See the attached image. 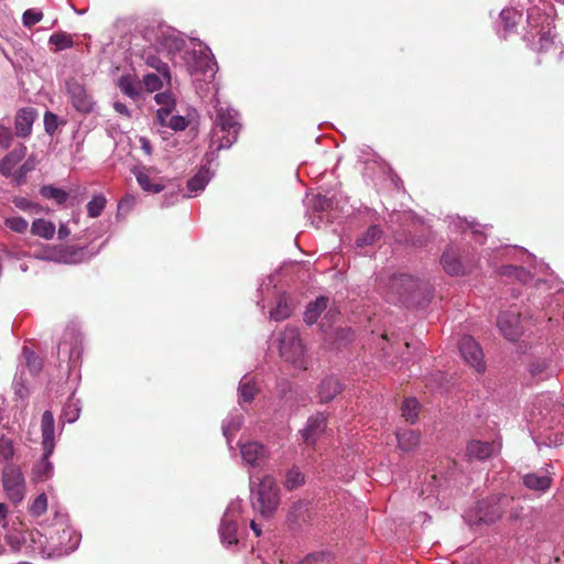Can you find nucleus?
Segmentation results:
<instances>
[{
  "mask_svg": "<svg viewBox=\"0 0 564 564\" xmlns=\"http://www.w3.org/2000/svg\"><path fill=\"white\" fill-rule=\"evenodd\" d=\"M42 18L43 14L41 11L29 9L23 13L22 20L25 26L31 28L35 25L37 22H40Z\"/></svg>",
  "mask_w": 564,
  "mask_h": 564,
  "instance_id": "nucleus-52",
  "label": "nucleus"
},
{
  "mask_svg": "<svg viewBox=\"0 0 564 564\" xmlns=\"http://www.w3.org/2000/svg\"><path fill=\"white\" fill-rule=\"evenodd\" d=\"M4 225L18 234H24L29 228V223L20 216L6 218Z\"/></svg>",
  "mask_w": 564,
  "mask_h": 564,
  "instance_id": "nucleus-44",
  "label": "nucleus"
},
{
  "mask_svg": "<svg viewBox=\"0 0 564 564\" xmlns=\"http://www.w3.org/2000/svg\"><path fill=\"white\" fill-rule=\"evenodd\" d=\"M512 270L514 272V278L522 283H527L532 279L531 273L522 267H518L517 269Z\"/></svg>",
  "mask_w": 564,
  "mask_h": 564,
  "instance_id": "nucleus-55",
  "label": "nucleus"
},
{
  "mask_svg": "<svg viewBox=\"0 0 564 564\" xmlns=\"http://www.w3.org/2000/svg\"><path fill=\"white\" fill-rule=\"evenodd\" d=\"M66 89L73 107L83 113H88L94 110L95 101L93 97L87 93L84 85L75 79H68L66 82Z\"/></svg>",
  "mask_w": 564,
  "mask_h": 564,
  "instance_id": "nucleus-11",
  "label": "nucleus"
},
{
  "mask_svg": "<svg viewBox=\"0 0 564 564\" xmlns=\"http://www.w3.org/2000/svg\"><path fill=\"white\" fill-rule=\"evenodd\" d=\"M280 354L296 368L306 369L305 348L297 328L288 326L280 336Z\"/></svg>",
  "mask_w": 564,
  "mask_h": 564,
  "instance_id": "nucleus-7",
  "label": "nucleus"
},
{
  "mask_svg": "<svg viewBox=\"0 0 564 564\" xmlns=\"http://www.w3.org/2000/svg\"><path fill=\"white\" fill-rule=\"evenodd\" d=\"M330 556L328 553L319 552L310 554L304 561L300 564H329Z\"/></svg>",
  "mask_w": 564,
  "mask_h": 564,
  "instance_id": "nucleus-53",
  "label": "nucleus"
},
{
  "mask_svg": "<svg viewBox=\"0 0 564 564\" xmlns=\"http://www.w3.org/2000/svg\"><path fill=\"white\" fill-rule=\"evenodd\" d=\"M549 401H552V398L549 394H542L536 399L534 406L541 409L543 405H546Z\"/></svg>",
  "mask_w": 564,
  "mask_h": 564,
  "instance_id": "nucleus-62",
  "label": "nucleus"
},
{
  "mask_svg": "<svg viewBox=\"0 0 564 564\" xmlns=\"http://www.w3.org/2000/svg\"><path fill=\"white\" fill-rule=\"evenodd\" d=\"M326 429V415L318 412L307 419L305 427L301 431L306 445L313 446Z\"/></svg>",
  "mask_w": 564,
  "mask_h": 564,
  "instance_id": "nucleus-14",
  "label": "nucleus"
},
{
  "mask_svg": "<svg viewBox=\"0 0 564 564\" xmlns=\"http://www.w3.org/2000/svg\"><path fill=\"white\" fill-rule=\"evenodd\" d=\"M48 43L55 45L58 51L69 48L74 45L72 36L64 32L52 34L50 36Z\"/></svg>",
  "mask_w": 564,
  "mask_h": 564,
  "instance_id": "nucleus-41",
  "label": "nucleus"
},
{
  "mask_svg": "<svg viewBox=\"0 0 564 564\" xmlns=\"http://www.w3.org/2000/svg\"><path fill=\"white\" fill-rule=\"evenodd\" d=\"M163 45L170 53L181 52L185 46V40L178 35L171 34L164 36Z\"/></svg>",
  "mask_w": 564,
  "mask_h": 564,
  "instance_id": "nucleus-42",
  "label": "nucleus"
},
{
  "mask_svg": "<svg viewBox=\"0 0 564 564\" xmlns=\"http://www.w3.org/2000/svg\"><path fill=\"white\" fill-rule=\"evenodd\" d=\"M37 117V111L32 107L20 109L14 119L15 133L20 138H26L32 133V126Z\"/></svg>",
  "mask_w": 564,
  "mask_h": 564,
  "instance_id": "nucleus-16",
  "label": "nucleus"
},
{
  "mask_svg": "<svg viewBox=\"0 0 564 564\" xmlns=\"http://www.w3.org/2000/svg\"><path fill=\"white\" fill-rule=\"evenodd\" d=\"M13 203L15 207L22 210H32L37 207L35 204L23 197L14 198Z\"/></svg>",
  "mask_w": 564,
  "mask_h": 564,
  "instance_id": "nucleus-56",
  "label": "nucleus"
},
{
  "mask_svg": "<svg viewBox=\"0 0 564 564\" xmlns=\"http://www.w3.org/2000/svg\"><path fill=\"white\" fill-rule=\"evenodd\" d=\"M13 142V133L10 127L0 122V150H7Z\"/></svg>",
  "mask_w": 564,
  "mask_h": 564,
  "instance_id": "nucleus-49",
  "label": "nucleus"
},
{
  "mask_svg": "<svg viewBox=\"0 0 564 564\" xmlns=\"http://www.w3.org/2000/svg\"><path fill=\"white\" fill-rule=\"evenodd\" d=\"M147 64L149 66L155 68L170 85L171 75H170V69H169V66L166 63H163L156 56L151 55V56H148Z\"/></svg>",
  "mask_w": 564,
  "mask_h": 564,
  "instance_id": "nucleus-43",
  "label": "nucleus"
},
{
  "mask_svg": "<svg viewBox=\"0 0 564 564\" xmlns=\"http://www.w3.org/2000/svg\"><path fill=\"white\" fill-rule=\"evenodd\" d=\"M243 423V416L241 413L235 412L231 413L224 422H223V434L227 438V442H230L231 435L237 432Z\"/></svg>",
  "mask_w": 564,
  "mask_h": 564,
  "instance_id": "nucleus-32",
  "label": "nucleus"
},
{
  "mask_svg": "<svg viewBox=\"0 0 564 564\" xmlns=\"http://www.w3.org/2000/svg\"><path fill=\"white\" fill-rule=\"evenodd\" d=\"M517 268H518L517 265H505L501 268V274L514 276V272L512 269H517Z\"/></svg>",
  "mask_w": 564,
  "mask_h": 564,
  "instance_id": "nucleus-64",
  "label": "nucleus"
},
{
  "mask_svg": "<svg viewBox=\"0 0 564 564\" xmlns=\"http://www.w3.org/2000/svg\"><path fill=\"white\" fill-rule=\"evenodd\" d=\"M251 482V491L254 494L256 501L252 502L253 509L260 512L262 517L272 516L280 505V488L271 475L263 476L257 487Z\"/></svg>",
  "mask_w": 564,
  "mask_h": 564,
  "instance_id": "nucleus-5",
  "label": "nucleus"
},
{
  "mask_svg": "<svg viewBox=\"0 0 564 564\" xmlns=\"http://www.w3.org/2000/svg\"><path fill=\"white\" fill-rule=\"evenodd\" d=\"M240 128L238 112L217 102L210 131V150L206 153L208 163L216 158L219 150L229 149L237 141Z\"/></svg>",
  "mask_w": 564,
  "mask_h": 564,
  "instance_id": "nucleus-1",
  "label": "nucleus"
},
{
  "mask_svg": "<svg viewBox=\"0 0 564 564\" xmlns=\"http://www.w3.org/2000/svg\"><path fill=\"white\" fill-rule=\"evenodd\" d=\"M107 199L102 194L95 195L87 204V213L91 218H97L101 215L106 207Z\"/></svg>",
  "mask_w": 564,
  "mask_h": 564,
  "instance_id": "nucleus-39",
  "label": "nucleus"
},
{
  "mask_svg": "<svg viewBox=\"0 0 564 564\" xmlns=\"http://www.w3.org/2000/svg\"><path fill=\"white\" fill-rule=\"evenodd\" d=\"M511 502L512 498L507 495H492L481 500L476 508L475 519L469 520L470 525L495 523Z\"/></svg>",
  "mask_w": 564,
  "mask_h": 564,
  "instance_id": "nucleus-8",
  "label": "nucleus"
},
{
  "mask_svg": "<svg viewBox=\"0 0 564 564\" xmlns=\"http://www.w3.org/2000/svg\"><path fill=\"white\" fill-rule=\"evenodd\" d=\"M166 127L171 128L174 131H183L187 128L188 121L183 116H169V118L165 120Z\"/></svg>",
  "mask_w": 564,
  "mask_h": 564,
  "instance_id": "nucleus-48",
  "label": "nucleus"
},
{
  "mask_svg": "<svg viewBox=\"0 0 564 564\" xmlns=\"http://www.w3.org/2000/svg\"><path fill=\"white\" fill-rule=\"evenodd\" d=\"M131 171L143 191L160 193L164 189V185L158 178L151 177L144 166H134Z\"/></svg>",
  "mask_w": 564,
  "mask_h": 564,
  "instance_id": "nucleus-18",
  "label": "nucleus"
},
{
  "mask_svg": "<svg viewBox=\"0 0 564 564\" xmlns=\"http://www.w3.org/2000/svg\"><path fill=\"white\" fill-rule=\"evenodd\" d=\"M23 356L25 358L26 367L29 368L30 372L36 375L42 368V362L39 359V357H36L34 352L26 346L23 347Z\"/></svg>",
  "mask_w": 564,
  "mask_h": 564,
  "instance_id": "nucleus-45",
  "label": "nucleus"
},
{
  "mask_svg": "<svg viewBox=\"0 0 564 564\" xmlns=\"http://www.w3.org/2000/svg\"><path fill=\"white\" fill-rule=\"evenodd\" d=\"M6 542L14 550H20L22 543L19 536L12 534L6 536Z\"/></svg>",
  "mask_w": 564,
  "mask_h": 564,
  "instance_id": "nucleus-60",
  "label": "nucleus"
},
{
  "mask_svg": "<svg viewBox=\"0 0 564 564\" xmlns=\"http://www.w3.org/2000/svg\"><path fill=\"white\" fill-rule=\"evenodd\" d=\"M31 232L44 239H52L55 234V225L50 220L39 218L32 223Z\"/></svg>",
  "mask_w": 564,
  "mask_h": 564,
  "instance_id": "nucleus-31",
  "label": "nucleus"
},
{
  "mask_svg": "<svg viewBox=\"0 0 564 564\" xmlns=\"http://www.w3.org/2000/svg\"><path fill=\"white\" fill-rule=\"evenodd\" d=\"M258 392L259 388L257 387V383L248 376H243L238 387L239 404L251 402Z\"/></svg>",
  "mask_w": 564,
  "mask_h": 564,
  "instance_id": "nucleus-27",
  "label": "nucleus"
},
{
  "mask_svg": "<svg viewBox=\"0 0 564 564\" xmlns=\"http://www.w3.org/2000/svg\"><path fill=\"white\" fill-rule=\"evenodd\" d=\"M399 447L404 452L415 449L420 443V433L414 430H403L397 434Z\"/></svg>",
  "mask_w": 564,
  "mask_h": 564,
  "instance_id": "nucleus-28",
  "label": "nucleus"
},
{
  "mask_svg": "<svg viewBox=\"0 0 564 564\" xmlns=\"http://www.w3.org/2000/svg\"><path fill=\"white\" fill-rule=\"evenodd\" d=\"M305 482V476L297 466H292L285 475L284 486L288 490H294Z\"/></svg>",
  "mask_w": 564,
  "mask_h": 564,
  "instance_id": "nucleus-35",
  "label": "nucleus"
},
{
  "mask_svg": "<svg viewBox=\"0 0 564 564\" xmlns=\"http://www.w3.org/2000/svg\"><path fill=\"white\" fill-rule=\"evenodd\" d=\"M139 143H140V148L142 149V151L147 154V155H151L152 152H153V149H152V144L150 142V140L145 137H140L139 138Z\"/></svg>",
  "mask_w": 564,
  "mask_h": 564,
  "instance_id": "nucleus-58",
  "label": "nucleus"
},
{
  "mask_svg": "<svg viewBox=\"0 0 564 564\" xmlns=\"http://www.w3.org/2000/svg\"><path fill=\"white\" fill-rule=\"evenodd\" d=\"M384 297L393 304H419L427 285L406 273L393 274L381 279Z\"/></svg>",
  "mask_w": 564,
  "mask_h": 564,
  "instance_id": "nucleus-2",
  "label": "nucleus"
},
{
  "mask_svg": "<svg viewBox=\"0 0 564 564\" xmlns=\"http://www.w3.org/2000/svg\"><path fill=\"white\" fill-rule=\"evenodd\" d=\"M507 508H509V517L511 520H518L521 518L523 508L518 503H514L513 499L512 502Z\"/></svg>",
  "mask_w": 564,
  "mask_h": 564,
  "instance_id": "nucleus-57",
  "label": "nucleus"
},
{
  "mask_svg": "<svg viewBox=\"0 0 564 564\" xmlns=\"http://www.w3.org/2000/svg\"><path fill=\"white\" fill-rule=\"evenodd\" d=\"M118 86L126 96L133 100L142 97V84L130 75L121 76L118 80Z\"/></svg>",
  "mask_w": 564,
  "mask_h": 564,
  "instance_id": "nucleus-24",
  "label": "nucleus"
},
{
  "mask_svg": "<svg viewBox=\"0 0 564 564\" xmlns=\"http://www.w3.org/2000/svg\"><path fill=\"white\" fill-rule=\"evenodd\" d=\"M311 518V502L299 500L294 502L288 513V521L294 525H301Z\"/></svg>",
  "mask_w": 564,
  "mask_h": 564,
  "instance_id": "nucleus-21",
  "label": "nucleus"
},
{
  "mask_svg": "<svg viewBox=\"0 0 564 564\" xmlns=\"http://www.w3.org/2000/svg\"><path fill=\"white\" fill-rule=\"evenodd\" d=\"M40 193L43 197L54 199L57 204L65 203L68 197V194L64 189L55 187L53 185L42 186Z\"/></svg>",
  "mask_w": 564,
  "mask_h": 564,
  "instance_id": "nucleus-38",
  "label": "nucleus"
},
{
  "mask_svg": "<svg viewBox=\"0 0 564 564\" xmlns=\"http://www.w3.org/2000/svg\"><path fill=\"white\" fill-rule=\"evenodd\" d=\"M382 236V230L373 225L368 228V230L356 240V245L359 248L371 246L377 242Z\"/></svg>",
  "mask_w": 564,
  "mask_h": 564,
  "instance_id": "nucleus-36",
  "label": "nucleus"
},
{
  "mask_svg": "<svg viewBox=\"0 0 564 564\" xmlns=\"http://www.w3.org/2000/svg\"><path fill=\"white\" fill-rule=\"evenodd\" d=\"M69 234L70 230L68 229V227L65 224H62L57 231L58 239H65L66 237L69 236Z\"/></svg>",
  "mask_w": 564,
  "mask_h": 564,
  "instance_id": "nucleus-63",
  "label": "nucleus"
},
{
  "mask_svg": "<svg viewBox=\"0 0 564 564\" xmlns=\"http://www.w3.org/2000/svg\"><path fill=\"white\" fill-rule=\"evenodd\" d=\"M143 85L149 93H153L162 88V79L156 74H147L143 77Z\"/></svg>",
  "mask_w": 564,
  "mask_h": 564,
  "instance_id": "nucleus-50",
  "label": "nucleus"
},
{
  "mask_svg": "<svg viewBox=\"0 0 564 564\" xmlns=\"http://www.w3.org/2000/svg\"><path fill=\"white\" fill-rule=\"evenodd\" d=\"M14 455L12 441L6 437L0 438V462L9 460Z\"/></svg>",
  "mask_w": 564,
  "mask_h": 564,
  "instance_id": "nucleus-51",
  "label": "nucleus"
},
{
  "mask_svg": "<svg viewBox=\"0 0 564 564\" xmlns=\"http://www.w3.org/2000/svg\"><path fill=\"white\" fill-rule=\"evenodd\" d=\"M497 325L502 336L510 341L518 340L523 334L520 314L516 311L502 312L498 317Z\"/></svg>",
  "mask_w": 564,
  "mask_h": 564,
  "instance_id": "nucleus-13",
  "label": "nucleus"
},
{
  "mask_svg": "<svg viewBox=\"0 0 564 564\" xmlns=\"http://www.w3.org/2000/svg\"><path fill=\"white\" fill-rule=\"evenodd\" d=\"M441 263L444 270L451 275H460L466 273L465 265L458 259V256L454 248H448L444 251Z\"/></svg>",
  "mask_w": 564,
  "mask_h": 564,
  "instance_id": "nucleus-22",
  "label": "nucleus"
},
{
  "mask_svg": "<svg viewBox=\"0 0 564 564\" xmlns=\"http://www.w3.org/2000/svg\"><path fill=\"white\" fill-rule=\"evenodd\" d=\"M529 30L525 37L532 48L543 52L547 51L554 43L552 20L538 9H531L528 12Z\"/></svg>",
  "mask_w": 564,
  "mask_h": 564,
  "instance_id": "nucleus-4",
  "label": "nucleus"
},
{
  "mask_svg": "<svg viewBox=\"0 0 564 564\" xmlns=\"http://www.w3.org/2000/svg\"><path fill=\"white\" fill-rule=\"evenodd\" d=\"M545 368H546L545 361L533 362L530 366V372L532 373V376H536L539 373H542Z\"/></svg>",
  "mask_w": 564,
  "mask_h": 564,
  "instance_id": "nucleus-59",
  "label": "nucleus"
},
{
  "mask_svg": "<svg viewBox=\"0 0 564 564\" xmlns=\"http://www.w3.org/2000/svg\"><path fill=\"white\" fill-rule=\"evenodd\" d=\"M240 453L242 459L252 466L261 465L268 456L267 448L258 442H249L241 445Z\"/></svg>",
  "mask_w": 564,
  "mask_h": 564,
  "instance_id": "nucleus-17",
  "label": "nucleus"
},
{
  "mask_svg": "<svg viewBox=\"0 0 564 564\" xmlns=\"http://www.w3.org/2000/svg\"><path fill=\"white\" fill-rule=\"evenodd\" d=\"M495 453V445L489 442L471 441L466 447L468 460H485Z\"/></svg>",
  "mask_w": 564,
  "mask_h": 564,
  "instance_id": "nucleus-20",
  "label": "nucleus"
},
{
  "mask_svg": "<svg viewBox=\"0 0 564 564\" xmlns=\"http://www.w3.org/2000/svg\"><path fill=\"white\" fill-rule=\"evenodd\" d=\"M47 509V498L45 494L39 495L31 503L29 511L35 517L42 516Z\"/></svg>",
  "mask_w": 564,
  "mask_h": 564,
  "instance_id": "nucleus-46",
  "label": "nucleus"
},
{
  "mask_svg": "<svg viewBox=\"0 0 564 564\" xmlns=\"http://www.w3.org/2000/svg\"><path fill=\"white\" fill-rule=\"evenodd\" d=\"M241 512V500H234L221 517L218 533L220 542L226 549H235L239 544L238 520Z\"/></svg>",
  "mask_w": 564,
  "mask_h": 564,
  "instance_id": "nucleus-9",
  "label": "nucleus"
},
{
  "mask_svg": "<svg viewBox=\"0 0 564 564\" xmlns=\"http://www.w3.org/2000/svg\"><path fill=\"white\" fill-rule=\"evenodd\" d=\"M523 484L529 489L545 491L551 486V478L544 474L530 473L523 477Z\"/></svg>",
  "mask_w": 564,
  "mask_h": 564,
  "instance_id": "nucleus-29",
  "label": "nucleus"
},
{
  "mask_svg": "<svg viewBox=\"0 0 564 564\" xmlns=\"http://www.w3.org/2000/svg\"><path fill=\"white\" fill-rule=\"evenodd\" d=\"M210 181L209 171L206 167L200 169L187 182V189L195 195L202 192Z\"/></svg>",
  "mask_w": 564,
  "mask_h": 564,
  "instance_id": "nucleus-30",
  "label": "nucleus"
},
{
  "mask_svg": "<svg viewBox=\"0 0 564 564\" xmlns=\"http://www.w3.org/2000/svg\"><path fill=\"white\" fill-rule=\"evenodd\" d=\"M79 400H76L72 397L68 399L63 409L62 419L67 423H74L79 417Z\"/></svg>",
  "mask_w": 564,
  "mask_h": 564,
  "instance_id": "nucleus-37",
  "label": "nucleus"
},
{
  "mask_svg": "<svg viewBox=\"0 0 564 564\" xmlns=\"http://www.w3.org/2000/svg\"><path fill=\"white\" fill-rule=\"evenodd\" d=\"M43 455L32 468V480L42 482L48 480L54 474V466L50 460L55 447V424L53 413L46 410L41 420Z\"/></svg>",
  "mask_w": 564,
  "mask_h": 564,
  "instance_id": "nucleus-3",
  "label": "nucleus"
},
{
  "mask_svg": "<svg viewBox=\"0 0 564 564\" xmlns=\"http://www.w3.org/2000/svg\"><path fill=\"white\" fill-rule=\"evenodd\" d=\"M522 14L513 9H503L500 12V23L505 33L512 31L519 23Z\"/></svg>",
  "mask_w": 564,
  "mask_h": 564,
  "instance_id": "nucleus-34",
  "label": "nucleus"
},
{
  "mask_svg": "<svg viewBox=\"0 0 564 564\" xmlns=\"http://www.w3.org/2000/svg\"><path fill=\"white\" fill-rule=\"evenodd\" d=\"M158 105L161 107L156 110V118L160 124H165V120L172 113L176 100L170 91L159 93L154 97Z\"/></svg>",
  "mask_w": 564,
  "mask_h": 564,
  "instance_id": "nucleus-23",
  "label": "nucleus"
},
{
  "mask_svg": "<svg viewBox=\"0 0 564 564\" xmlns=\"http://www.w3.org/2000/svg\"><path fill=\"white\" fill-rule=\"evenodd\" d=\"M329 299L319 296L315 301L310 302L304 312V321L308 325H313L319 315L326 310Z\"/></svg>",
  "mask_w": 564,
  "mask_h": 564,
  "instance_id": "nucleus-26",
  "label": "nucleus"
},
{
  "mask_svg": "<svg viewBox=\"0 0 564 564\" xmlns=\"http://www.w3.org/2000/svg\"><path fill=\"white\" fill-rule=\"evenodd\" d=\"M98 250L90 252L86 247L70 246L61 251L54 260L66 264H77L91 259Z\"/></svg>",
  "mask_w": 564,
  "mask_h": 564,
  "instance_id": "nucleus-15",
  "label": "nucleus"
},
{
  "mask_svg": "<svg viewBox=\"0 0 564 564\" xmlns=\"http://www.w3.org/2000/svg\"><path fill=\"white\" fill-rule=\"evenodd\" d=\"M113 108L117 112L130 117V111L124 104L117 101L113 104Z\"/></svg>",
  "mask_w": 564,
  "mask_h": 564,
  "instance_id": "nucleus-61",
  "label": "nucleus"
},
{
  "mask_svg": "<svg viewBox=\"0 0 564 564\" xmlns=\"http://www.w3.org/2000/svg\"><path fill=\"white\" fill-rule=\"evenodd\" d=\"M2 485L8 499L14 503H20L25 496V479L19 466L9 464L2 469Z\"/></svg>",
  "mask_w": 564,
  "mask_h": 564,
  "instance_id": "nucleus-10",
  "label": "nucleus"
},
{
  "mask_svg": "<svg viewBox=\"0 0 564 564\" xmlns=\"http://www.w3.org/2000/svg\"><path fill=\"white\" fill-rule=\"evenodd\" d=\"M183 59L188 74L195 77V79L200 80V76H203L204 80L214 77L216 63L207 46L199 44L198 48L186 51Z\"/></svg>",
  "mask_w": 564,
  "mask_h": 564,
  "instance_id": "nucleus-6",
  "label": "nucleus"
},
{
  "mask_svg": "<svg viewBox=\"0 0 564 564\" xmlns=\"http://www.w3.org/2000/svg\"><path fill=\"white\" fill-rule=\"evenodd\" d=\"M459 351L466 364L478 372L485 370L484 354L479 344L471 336H463L459 340Z\"/></svg>",
  "mask_w": 564,
  "mask_h": 564,
  "instance_id": "nucleus-12",
  "label": "nucleus"
},
{
  "mask_svg": "<svg viewBox=\"0 0 564 564\" xmlns=\"http://www.w3.org/2000/svg\"><path fill=\"white\" fill-rule=\"evenodd\" d=\"M44 129L46 133L53 134L57 129V116L46 111L44 116Z\"/></svg>",
  "mask_w": 564,
  "mask_h": 564,
  "instance_id": "nucleus-54",
  "label": "nucleus"
},
{
  "mask_svg": "<svg viewBox=\"0 0 564 564\" xmlns=\"http://www.w3.org/2000/svg\"><path fill=\"white\" fill-rule=\"evenodd\" d=\"M341 383L333 376L326 377L322 380L317 389V397L321 403L332 401L337 394L341 392Z\"/></svg>",
  "mask_w": 564,
  "mask_h": 564,
  "instance_id": "nucleus-19",
  "label": "nucleus"
},
{
  "mask_svg": "<svg viewBox=\"0 0 564 564\" xmlns=\"http://www.w3.org/2000/svg\"><path fill=\"white\" fill-rule=\"evenodd\" d=\"M402 416L411 423H414L419 414V403L415 399H405L401 408Z\"/></svg>",
  "mask_w": 564,
  "mask_h": 564,
  "instance_id": "nucleus-40",
  "label": "nucleus"
},
{
  "mask_svg": "<svg viewBox=\"0 0 564 564\" xmlns=\"http://www.w3.org/2000/svg\"><path fill=\"white\" fill-rule=\"evenodd\" d=\"M292 314V307L284 294L280 295L276 306L270 312V318L280 322L288 318Z\"/></svg>",
  "mask_w": 564,
  "mask_h": 564,
  "instance_id": "nucleus-33",
  "label": "nucleus"
},
{
  "mask_svg": "<svg viewBox=\"0 0 564 564\" xmlns=\"http://www.w3.org/2000/svg\"><path fill=\"white\" fill-rule=\"evenodd\" d=\"M26 148L20 145L9 152L2 160H0V173L4 176H9L15 165L24 158Z\"/></svg>",
  "mask_w": 564,
  "mask_h": 564,
  "instance_id": "nucleus-25",
  "label": "nucleus"
},
{
  "mask_svg": "<svg viewBox=\"0 0 564 564\" xmlns=\"http://www.w3.org/2000/svg\"><path fill=\"white\" fill-rule=\"evenodd\" d=\"M453 225L460 230H465L467 228H470L473 230L474 236L477 238L479 243L485 242V237H482L481 232L477 229V224L469 223L466 219H460L459 217L453 221Z\"/></svg>",
  "mask_w": 564,
  "mask_h": 564,
  "instance_id": "nucleus-47",
  "label": "nucleus"
}]
</instances>
